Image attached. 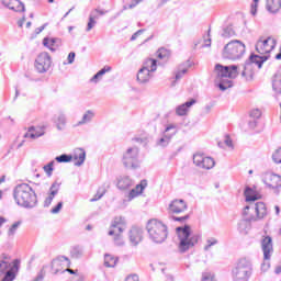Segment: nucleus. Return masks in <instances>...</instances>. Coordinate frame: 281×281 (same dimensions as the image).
<instances>
[{"mask_svg":"<svg viewBox=\"0 0 281 281\" xmlns=\"http://www.w3.org/2000/svg\"><path fill=\"white\" fill-rule=\"evenodd\" d=\"M130 243L137 247L142 240H144V229L137 226H133L128 232Z\"/></svg>","mask_w":281,"mask_h":281,"instance_id":"18","label":"nucleus"},{"mask_svg":"<svg viewBox=\"0 0 281 281\" xmlns=\"http://www.w3.org/2000/svg\"><path fill=\"white\" fill-rule=\"evenodd\" d=\"M124 225H126V220L122 216H116L113 218L108 236H114V243L116 245H122V234L124 233Z\"/></svg>","mask_w":281,"mask_h":281,"instance_id":"9","label":"nucleus"},{"mask_svg":"<svg viewBox=\"0 0 281 281\" xmlns=\"http://www.w3.org/2000/svg\"><path fill=\"white\" fill-rule=\"evenodd\" d=\"M43 135H45V132H41L36 130V127L31 126L29 127V131L24 134V137L30 139H38V137H43Z\"/></svg>","mask_w":281,"mask_h":281,"instance_id":"30","label":"nucleus"},{"mask_svg":"<svg viewBox=\"0 0 281 281\" xmlns=\"http://www.w3.org/2000/svg\"><path fill=\"white\" fill-rule=\"evenodd\" d=\"M178 238L180 240V247H195L199 245L201 236L192 233V228L188 225L177 228Z\"/></svg>","mask_w":281,"mask_h":281,"instance_id":"8","label":"nucleus"},{"mask_svg":"<svg viewBox=\"0 0 281 281\" xmlns=\"http://www.w3.org/2000/svg\"><path fill=\"white\" fill-rule=\"evenodd\" d=\"M125 281H139V276L130 274V276L126 277Z\"/></svg>","mask_w":281,"mask_h":281,"instance_id":"59","label":"nucleus"},{"mask_svg":"<svg viewBox=\"0 0 281 281\" xmlns=\"http://www.w3.org/2000/svg\"><path fill=\"white\" fill-rule=\"evenodd\" d=\"M85 251L82 250V248L80 247H74L71 250H70V256L71 258H82Z\"/></svg>","mask_w":281,"mask_h":281,"instance_id":"40","label":"nucleus"},{"mask_svg":"<svg viewBox=\"0 0 281 281\" xmlns=\"http://www.w3.org/2000/svg\"><path fill=\"white\" fill-rule=\"evenodd\" d=\"M273 240L271 239V236H266L261 240V247H271Z\"/></svg>","mask_w":281,"mask_h":281,"instance_id":"49","label":"nucleus"},{"mask_svg":"<svg viewBox=\"0 0 281 281\" xmlns=\"http://www.w3.org/2000/svg\"><path fill=\"white\" fill-rule=\"evenodd\" d=\"M93 117H95V113L93 111H91V110H88L83 114L81 121L78 122V125L82 126V124H89V122H91V120H93Z\"/></svg>","mask_w":281,"mask_h":281,"instance_id":"33","label":"nucleus"},{"mask_svg":"<svg viewBox=\"0 0 281 281\" xmlns=\"http://www.w3.org/2000/svg\"><path fill=\"white\" fill-rule=\"evenodd\" d=\"M148 186V181L142 180L139 184H136L134 189H132L128 192V201H133V199H136V196H139L144 190H146V187Z\"/></svg>","mask_w":281,"mask_h":281,"instance_id":"23","label":"nucleus"},{"mask_svg":"<svg viewBox=\"0 0 281 281\" xmlns=\"http://www.w3.org/2000/svg\"><path fill=\"white\" fill-rule=\"evenodd\" d=\"M74 157L71 155L63 154L60 156L55 157V161L58 164H69Z\"/></svg>","mask_w":281,"mask_h":281,"instance_id":"36","label":"nucleus"},{"mask_svg":"<svg viewBox=\"0 0 281 281\" xmlns=\"http://www.w3.org/2000/svg\"><path fill=\"white\" fill-rule=\"evenodd\" d=\"M104 14H106V11H102L98 9H94L93 11H91L86 32H91L93 27H95V24L98 23L95 19H100V16H104Z\"/></svg>","mask_w":281,"mask_h":281,"instance_id":"20","label":"nucleus"},{"mask_svg":"<svg viewBox=\"0 0 281 281\" xmlns=\"http://www.w3.org/2000/svg\"><path fill=\"white\" fill-rule=\"evenodd\" d=\"M202 47H212V38L210 37V30L207 33V38L204 40V45H202Z\"/></svg>","mask_w":281,"mask_h":281,"instance_id":"57","label":"nucleus"},{"mask_svg":"<svg viewBox=\"0 0 281 281\" xmlns=\"http://www.w3.org/2000/svg\"><path fill=\"white\" fill-rule=\"evenodd\" d=\"M196 104V101L194 99H191L190 101H187L183 104H180L176 108V115L179 117H183V115H188L190 109Z\"/></svg>","mask_w":281,"mask_h":281,"instance_id":"22","label":"nucleus"},{"mask_svg":"<svg viewBox=\"0 0 281 281\" xmlns=\"http://www.w3.org/2000/svg\"><path fill=\"white\" fill-rule=\"evenodd\" d=\"M142 68L154 74V71H157V59H153V58L146 59Z\"/></svg>","mask_w":281,"mask_h":281,"instance_id":"31","label":"nucleus"},{"mask_svg":"<svg viewBox=\"0 0 281 281\" xmlns=\"http://www.w3.org/2000/svg\"><path fill=\"white\" fill-rule=\"evenodd\" d=\"M213 106H214L213 104H207V105L204 106L205 115H207V113H210L212 111Z\"/></svg>","mask_w":281,"mask_h":281,"instance_id":"62","label":"nucleus"},{"mask_svg":"<svg viewBox=\"0 0 281 281\" xmlns=\"http://www.w3.org/2000/svg\"><path fill=\"white\" fill-rule=\"evenodd\" d=\"M20 4H11L9 10H13V12H25V4L19 0Z\"/></svg>","mask_w":281,"mask_h":281,"instance_id":"46","label":"nucleus"},{"mask_svg":"<svg viewBox=\"0 0 281 281\" xmlns=\"http://www.w3.org/2000/svg\"><path fill=\"white\" fill-rule=\"evenodd\" d=\"M244 218L237 224L239 234L247 236L251 231V223L262 221L267 216V204L265 202L249 203L243 211Z\"/></svg>","mask_w":281,"mask_h":281,"instance_id":"1","label":"nucleus"},{"mask_svg":"<svg viewBox=\"0 0 281 281\" xmlns=\"http://www.w3.org/2000/svg\"><path fill=\"white\" fill-rule=\"evenodd\" d=\"M186 74H188V66H179L177 72H176V80H181L183 78V76H186Z\"/></svg>","mask_w":281,"mask_h":281,"instance_id":"39","label":"nucleus"},{"mask_svg":"<svg viewBox=\"0 0 281 281\" xmlns=\"http://www.w3.org/2000/svg\"><path fill=\"white\" fill-rule=\"evenodd\" d=\"M276 38L272 37H267L266 40L259 38L256 43V52H258V54H261V56H265V54H271V52H273V49H276ZM269 58V55H266Z\"/></svg>","mask_w":281,"mask_h":281,"instance_id":"11","label":"nucleus"},{"mask_svg":"<svg viewBox=\"0 0 281 281\" xmlns=\"http://www.w3.org/2000/svg\"><path fill=\"white\" fill-rule=\"evenodd\" d=\"M207 247H214V245H218V239L211 237L206 240Z\"/></svg>","mask_w":281,"mask_h":281,"instance_id":"56","label":"nucleus"},{"mask_svg":"<svg viewBox=\"0 0 281 281\" xmlns=\"http://www.w3.org/2000/svg\"><path fill=\"white\" fill-rule=\"evenodd\" d=\"M21 221L13 223L8 229V236H14V234H16V232L19 231V227H21Z\"/></svg>","mask_w":281,"mask_h":281,"instance_id":"43","label":"nucleus"},{"mask_svg":"<svg viewBox=\"0 0 281 281\" xmlns=\"http://www.w3.org/2000/svg\"><path fill=\"white\" fill-rule=\"evenodd\" d=\"M224 144L228 146V148H234V144L232 143V138H229V136L225 137Z\"/></svg>","mask_w":281,"mask_h":281,"instance_id":"61","label":"nucleus"},{"mask_svg":"<svg viewBox=\"0 0 281 281\" xmlns=\"http://www.w3.org/2000/svg\"><path fill=\"white\" fill-rule=\"evenodd\" d=\"M137 80L140 85H146L153 78L150 70H146L145 68H140L137 72Z\"/></svg>","mask_w":281,"mask_h":281,"instance_id":"28","label":"nucleus"},{"mask_svg":"<svg viewBox=\"0 0 281 281\" xmlns=\"http://www.w3.org/2000/svg\"><path fill=\"white\" fill-rule=\"evenodd\" d=\"M254 273L251 261L247 258H241L237 261L232 270V278L234 281H249Z\"/></svg>","mask_w":281,"mask_h":281,"instance_id":"5","label":"nucleus"},{"mask_svg":"<svg viewBox=\"0 0 281 281\" xmlns=\"http://www.w3.org/2000/svg\"><path fill=\"white\" fill-rule=\"evenodd\" d=\"M13 199L16 205H20V207H25L26 210L36 207V204L38 203L36 192L27 183L18 184L15 187L13 191Z\"/></svg>","mask_w":281,"mask_h":281,"instance_id":"2","label":"nucleus"},{"mask_svg":"<svg viewBox=\"0 0 281 281\" xmlns=\"http://www.w3.org/2000/svg\"><path fill=\"white\" fill-rule=\"evenodd\" d=\"M67 267H71V261L66 256H58L56 259H53L50 269L54 276L63 273Z\"/></svg>","mask_w":281,"mask_h":281,"instance_id":"14","label":"nucleus"},{"mask_svg":"<svg viewBox=\"0 0 281 281\" xmlns=\"http://www.w3.org/2000/svg\"><path fill=\"white\" fill-rule=\"evenodd\" d=\"M63 210V202H59L55 207L50 210V214H58Z\"/></svg>","mask_w":281,"mask_h":281,"instance_id":"54","label":"nucleus"},{"mask_svg":"<svg viewBox=\"0 0 281 281\" xmlns=\"http://www.w3.org/2000/svg\"><path fill=\"white\" fill-rule=\"evenodd\" d=\"M60 186H63V182H60L59 180H55L52 183L48 190V195L44 201V207H49V205H52V202L54 201V199H56L58 192H60Z\"/></svg>","mask_w":281,"mask_h":281,"instance_id":"17","label":"nucleus"},{"mask_svg":"<svg viewBox=\"0 0 281 281\" xmlns=\"http://www.w3.org/2000/svg\"><path fill=\"white\" fill-rule=\"evenodd\" d=\"M146 229L149 239L155 245H161L168 238V226L157 220H149Z\"/></svg>","mask_w":281,"mask_h":281,"instance_id":"4","label":"nucleus"},{"mask_svg":"<svg viewBox=\"0 0 281 281\" xmlns=\"http://www.w3.org/2000/svg\"><path fill=\"white\" fill-rule=\"evenodd\" d=\"M274 164H281V147L272 155Z\"/></svg>","mask_w":281,"mask_h":281,"instance_id":"50","label":"nucleus"},{"mask_svg":"<svg viewBox=\"0 0 281 281\" xmlns=\"http://www.w3.org/2000/svg\"><path fill=\"white\" fill-rule=\"evenodd\" d=\"M58 40L57 38H48V37H45L43 40V45L44 47H48V49H50V52H56V48H54V44L57 42Z\"/></svg>","mask_w":281,"mask_h":281,"instance_id":"35","label":"nucleus"},{"mask_svg":"<svg viewBox=\"0 0 281 281\" xmlns=\"http://www.w3.org/2000/svg\"><path fill=\"white\" fill-rule=\"evenodd\" d=\"M171 218H172V221H177L178 223H186L188 221V218H190V216H188V215H184L181 217L172 216Z\"/></svg>","mask_w":281,"mask_h":281,"instance_id":"55","label":"nucleus"},{"mask_svg":"<svg viewBox=\"0 0 281 281\" xmlns=\"http://www.w3.org/2000/svg\"><path fill=\"white\" fill-rule=\"evenodd\" d=\"M267 60H269V56L267 55H250L249 59L246 60L243 67V78H245V80H254V65H257L258 69H262V65H265Z\"/></svg>","mask_w":281,"mask_h":281,"instance_id":"6","label":"nucleus"},{"mask_svg":"<svg viewBox=\"0 0 281 281\" xmlns=\"http://www.w3.org/2000/svg\"><path fill=\"white\" fill-rule=\"evenodd\" d=\"M54 164H56V161L52 160L50 162L43 167V170L47 175V177H52L54 172Z\"/></svg>","mask_w":281,"mask_h":281,"instance_id":"44","label":"nucleus"},{"mask_svg":"<svg viewBox=\"0 0 281 281\" xmlns=\"http://www.w3.org/2000/svg\"><path fill=\"white\" fill-rule=\"evenodd\" d=\"M19 267H21V260L15 259L13 261V267L10 268L5 273L4 277L2 279V281H14V278H16V274L14 273V271H19Z\"/></svg>","mask_w":281,"mask_h":281,"instance_id":"24","label":"nucleus"},{"mask_svg":"<svg viewBox=\"0 0 281 281\" xmlns=\"http://www.w3.org/2000/svg\"><path fill=\"white\" fill-rule=\"evenodd\" d=\"M45 27H47V24H44V25H42V26L35 29V33H36V34H41V32H43V30H45Z\"/></svg>","mask_w":281,"mask_h":281,"instance_id":"63","label":"nucleus"},{"mask_svg":"<svg viewBox=\"0 0 281 281\" xmlns=\"http://www.w3.org/2000/svg\"><path fill=\"white\" fill-rule=\"evenodd\" d=\"M55 122L58 126L61 125L63 131V128H65V125L67 124V116L65 115V113L58 114L57 116H55Z\"/></svg>","mask_w":281,"mask_h":281,"instance_id":"38","label":"nucleus"},{"mask_svg":"<svg viewBox=\"0 0 281 281\" xmlns=\"http://www.w3.org/2000/svg\"><path fill=\"white\" fill-rule=\"evenodd\" d=\"M157 58L160 60H168V58H170V52L166 48H160L157 50Z\"/></svg>","mask_w":281,"mask_h":281,"instance_id":"37","label":"nucleus"},{"mask_svg":"<svg viewBox=\"0 0 281 281\" xmlns=\"http://www.w3.org/2000/svg\"><path fill=\"white\" fill-rule=\"evenodd\" d=\"M135 186V181L128 176H121L117 179L116 188L122 191L131 190Z\"/></svg>","mask_w":281,"mask_h":281,"instance_id":"21","label":"nucleus"},{"mask_svg":"<svg viewBox=\"0 0 281 281\" xmlns=\"http://www.w3.org/2000/svg\"><path fill=\"white\" fill-rule=\"evenodd\" d=\"M117 260L115 259V257L109 255V254H105L104 255V267H115Z\"/></svg>","mask_w":281,"mask_h":281,"instance_id":"34","label":"nucleus"},{"mask_svg":"<svg viewBox=\"0 0 281 281\" xmlns=\"http://www.w3.org/2000/svg\"><path fill=\"white\" fill-rule=\"evenodd\" d=\"M10 270V262L8 261H0V278L4 276Z\"/></svg>","mask_w":281,"mask_h":281,"instance_id":"45","label":"nucleus"},{"mask_svg":"<svg viewBox=\"0 0 281 281\" xmlns=\"http://www.w3.org/2000/svg\"><path fill=\"white\" fill-rule=\"evenodd\" d=\"M215 74L217 76V80L220 81L217 87L221 91H227V89H232L234 83L232 80L227 78H237L238 77V66H223L221 64L215 65Z\"/></svg>","mask_w":281,"mask_h":281,"instance_id":"3","label":"nucleus"},{"mask_svg":"<svg viewBox=\"0 0 281 281\" xmlns=\"http://www.w3.org/2000/svg\"><path fill=\"white\" fill-rule=\"evenodd\" d=\"M123 165L125 168H133L134 170L139 168V148L130 147L123 154Z\"/></svg>","mask_w":281,"mask_h":281,"instance_id":"10","label":"nucleus"},{"mask_svg":"<svg viewBox=\"0 0 281 281\" xmlns=\"http://www.w3.org/2000/svg\"><path fill=\"white\" fill-rule=\"evenodd\" d=\"M193 164L198 168H203L204 170H212V168H214V166H216V162L214 161V158L205 157L202 154L193 155Z\"/></svg>","mask_w":281,"mask_h":281,"instance_id":"15","label":"nucleus"},{"mask_svg":"<svg viewBox=\"0 0 281 281\" xmlns=\"http://www.w3.org/2000/svg\"><path fill=\"white\" fill-rule=\"evenodd\" d=\"M176 135H177V126L173 124L168 125L165 128L162 136L156 142V146H159L160 148H166L172 140V137Z\"/></svg>","mask_w":281,"mask_h":281,"instance_id":"13","label":"nucleus"},{"mask_svg":"<svg viewBox=\"0 0 281 281\" xmlns=\"http://www.w3.org/2000/svg\"><path fill=\"white\" fill-rule=\"evenodd\" d=\"M111 66H104L101 70H99L91 79L90 82H94L98 83V80L102 79V76H104V74H109V71H111Z\"/></svg>","mask_w":281,"mask_h":281,"instance_id":"32","label":"nucleus"},{"mask_svg":"<svg viewBox=\"0 0 281 281\" xmlns=\"http://www.w3.org/2000/svg\"><path fill=\"white\" fill-rule=\"evenodd\" d=\"M263 260L270 261L271 256H273V247H262Z\"/></svg>","mask_w":281,"mask_h":281,"instance_id":"41","label":"nucleus"},{"mask_svg":"<svg viewBox=\"0 0 281 281\" xmlns=\"http://www.w3.org/2000/svg\"><path fill=\"white\" fill-rule=\"evenodd\" d=\"M272 90L276 95H281V69H279L272 77Z\"/></svg>","mask_w":281,"mask_h":281,"instance_id":"27","label":"nucleus"},{"mask_svg":"<svg viewBox=\"0 0 281 281\" xmlns=\"http://www.w3.org/2000/svg\"><path fill=\"white\" fill-rule=\"evenodd\" d=\"M4 8H11V5H20L19 0H1Z\"/></svg>","mask_w":281,"mask_h":281,"instance_id":"48","label":"nucleus"},{"mask_svg":"<svg viewBox=\"0 0 281 281\" xmlns=\"http://www.w3.org/2000/svg\"><path fill=\"white\" fill-rule=\"evenodd\" d=\"M266 9L270 14H278L281 10V0H266Z\"/></svg>","mask_w":281,"mask_h":281,"instance_id":"26","label":"nucleus"},{"mask_svg":"<svg viewBox=\"0 0 281 281\" xmlns=\"http://www.w3.org/2000/svg\"><path fill=\"white\" fill-rule=\"evenodd\" d=\"M222 36L223 38H232V36H236V32L234 31V27L227 26L224 29Z\"/></svg>","mask_w":281,"mask_h":281,"instance_id":"42","label":"nucleus"},{"mask_svg":"<svg viewBox=\"0 0 281 281\" xmlns=\"http://www.w3.org/2000/svg\"><path fill=\"white\" fill-rule=\"evenodd\" d=\"M105 192H106V190H104V189H99L98 192H97V194L94 195V198H92V199L90 200L91 203H93V202H95V201H100V199L104 196Z\"/></svg>","mask_w":281,"mask_h":281,"instance_id":"47","label":"nucleus"},{"mask_svg":"<svg viewBox=\"0 0 281 281\" xmlns=\"http://www.w3.org/2000/svg\"><path fill=\"white\" fill-rule=\"evenodd\" d=\"M45 276H46V272H45V266L40 270V272L37 273V277L35 278L34 281H43L45 280Z\"/></svg>","mask_w":281,"mask_h":281,"instance_id":"52","label":"nucleus"},{"mask_svg":"<svg viewBox=\"0 0 281 281\" xmlns=\"http://www.w3.org/2000/svg\"><path fill=\"white\" fill-rule=\"evenodd\" d=\"M168 210L171 214H181L188 210V203L181 199H176L170 202Z\"/></svg>","mask_w":281,"mask_h":281,"instance_id":"19","label":"nucleus"},{"mask_svg":"<svg viewBox=\"0 0 281 281\" xmlns=\"http://www.w3.org/2000/svg\"><path fill=\"white\" fill-rule=\"evenodd\" d=\"M188 249H190V247H180L178 254H187Z\"/></svg>","mask_w":281,"mask_h":281,"instance_id":"64","label":"nucleus"},{"mask_svg":"<svg viewBox=\"0 0 281 281\" xmlns=\"http://www.w3.org/2000/svg\"><path fill=\"white\" fill-rule=\"evenodd\" d=\"M72 159L75 161V166L80 167L82 166V164H85V160L87 159V153L85 151V149L78 148L75 150Z\"/></svg>","mask_w":281,"mask_h":281,"instance_id":"25","label":"nucleus"},{"mask_svg":"<svg viewBox=\"0 0 281 281\" xmlns=\"http://www.w3.org/2000/svg\"><path fill=\"white\" fill-rule=\"evenodd\" d=\"M74 60H76V53L71 52L68 54V65H72Z\"/></svg>","mask_w":281,"mask_h":281,"instance_id":"60","label":"nucleus"},{"mask_svg":"<svg viewBox=\"0 0 281 281\" xmlns=\"http://www.w3.org/2000/svg\"><path fill=\"white\" fill-rule=\"evenodd\" d=\"M269 269H271V261L263 260L261 263V272L267 273Z\"/></svg>","mask_w":281,"mask_h":281,"instance_id":"51","label":"nucleus"},{"mask_svg":"<svg viewBox=\"0 0 281 281\" xmlns=\"http://www.w3.org/2000/svg\"><path fill=\"white\" fill-rule=\"evenodd\" d=\"M52 67V56L49 53H41L35 59V69L38 74H46Z\"/></svg>","mask_w":281,"mask_h":281,"instance_id":"12","label":"nucleus"},{"mask_svg":"<svg viewBox=\"0 0 281 281\" xmlns=\"http://www.w3.org/2000/svg\"><path fill=\"white\" fill-rule=\"evenodd\" d=\"M244 194L246 196V201H248L249 203H256L255 201H258V199H261V195L250 187H247L245 189Z\"/></svg>","mask_w":281,"mask_h":281,"instance_id":"29","label":"nucleus"},{"mask_svg":"<svg viewBox=\"0 0 281 281\" xmlns=\"http://www.w3.org/2000/svg\"><path fill=\"white\" fill-rule=\"evenodd\" d=\"M245 55V45L238 40L231 41L224 46L222 56L228 60H238Z\"/></svg>","mask_w":281,"mask_h":281,"instance_id":"7","label":"nucleus"},{"mask_svg":"<svg viewBox=\"0 0 281 281\" xmlns=\"http://www.w3.org/2000/svg\"><path fill=\"white\" fill-rule=\"evenodd\" d=\"M261 115H262V112H260L259 109H255L250 111V117H254V120L260 119Z\"/></svg>","mask_w":281,"mask_h":281,"instance_id":"53","label":"nucleus"},{"mask_svg":"<svg viewBox=\"0 0 281 281\" xmlns=\"http://www.w3.org/2000/svg\"><path fill=\"white\" fill-rule=\"evenodd\" d=\"M250 12L252 16H256V13L258 12V2H252Z\"/></svg>","mask_w":281,"mask_h":281,"instance_id":"58","label":"nucleus"},{"mask_svg":"<svg viewBox=\"0 0 281 281\" xmlns=\"http://www.w3.org/2000/svg\"><path fill=\"white\" fill-rule=\"evenodd\" d=\"M262 181L267 188L270 190H280L281 188V177L280 175L273 172H266L262 176Z\"/></svg>","mask_w":281,"mask_h":281,"instance_id":"16","label":"nucleus"}]
</instances>
